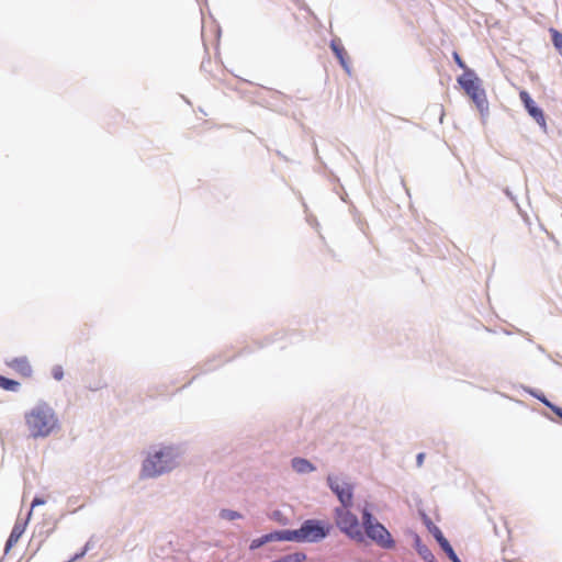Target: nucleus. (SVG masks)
Listing matches in <instances>:
<instances>
[{"label": "nucleus", "mask_w": 562, "mask_h": 562, "mask_svg": "<svg viewBox=\"0 0 562 562\" xmlns=\"http://www.w3.org/2000/svg\"><path fill=\"white\" fill-rule=\"evenodd\" d=\"M220 517L226 520H235L241 518V514L233 509H221Z\"/></svg>", "instance_id": "nucleus-19"}, {"label": "nucleus", "mask_w": 562, "mask_h": 562, "mask_svg": "<svg viewBox=\"0 0 562 562\" xmlns=\"http://www.w3.org/2000/svg\"><path fill=\"white\" fill-rule=\"evenodd\" d=\"M291 467L299 474H307L316 470V467L310 460L301 457L293 458Z\"/></svg>", "instance_id": "nucleus-13"}, {"label": "nucleus", "mask_w": 562, "mask_h": 562, "mask_svg": "<svg viewBox=\"0 0 562 562\" xmlns=\"http://www.w3.org/2000/svg\"><path fill=\"white\" fill-rule=\"evenodd\" d=\"M52 375L55 380L60 381L64 378V370L61 366H54L52 369Z\"/></svg>", "instance_id": "nucleus-22"}, {"label": "nucleus", "mask_w": 562, "mask_h": 562, "mask_svg": "<svg viewBox=\"0 0 562 562\" xmlns=\"http://www.w3.org/2000/svg\"><path fill=\"white\" fill-rule=\"evenodd\" d=\"M453 59H454L456 64L458 65V67L462 68L464 71L467 69H469L467 67V65L464 64V61L462 60V58L460 57V55L456 52L453 53Z\"/></svg>", "instance_id": "nucleus-24"}, {"label": "nucleus", "mask_w": 562, "mask_h": 562, "mask_svg": "<svg viewBox=\"0 0 562 562\" xmlns=\"http://www.w3.org/2000/svg\"><path fill=\"white\" fill-rule=\"evenodd\" d=\"M27 520H29V518L25 521L18 520L14 524V526L11 530V533L5 542V547H4L5 553H8L10 551V549L19 541V539L23 535L26 524H27Z\"/></svg>", "instance_id": "nucleus-12"}, {"label": "nucleus", "mask_w": 562, "mask_h": 562, "mask_svg": "<svg viewBox=\"0 0 562 562\" xmlns=\"http://www.w3.org/2000/svg\"><path fill=\"white\" fill-rule=\"evenodd\" d=\"M531 396L538 398L541 403H543L548 408H552L554 404L550 402L542 393H539L536 390L529 389L527 391Z\"/></svg>", "instance_id": "nucleus-20"}, {"label": "nucleus", "mask_w": 562, "mask_h": 562, "mask_svg": "<svg viewBox=\"0 0 562 562\" xmlns=\"http://www.w3.org/2000/svg\"><path fill=\"white\" fill-rule=\"evenodd\" d=\"M361 518L366 536L370 540H372L382 549L390 550L395 547V541L392 535L385 528L384 525H382L375 519L368 503H366V505L361 509Z\"/></svg>", "instance_id": "nucleus-3"}, {"label": "nucleus", "mask_w": 562, "mask_h": 562, "mask_svg": "<svg viewBox=\"0 0 562 562\" xmlns=\"http://www.w3.org/2000/svg\"><path fill=\"white\" fill-rule=\"evenodd\" d=\"M184 453L180 445H158L149 449L143 461L140 476L155 479L176 469Z\"/></svg>", "instance_id": "nucleus-1"}, {"label": "nucleus", "mask_w": 562, "mask_h": 562, "mask_svg": "<svg viewBox=\"0 0 562 562\" xmlns=\"http://www.w3.org/2000/svg\"><path fill=\"white\" fill-rule=\"evenodd\" d=\"M504 193L510 199V201H513L515 203V205L518 207V202H517V199L516 196L510 192L509 189H505L504 190Z\"/></svg>", "instance_id": "nucleus-26"}, {"label": "nucleus", "mask_w": 562, "mask_h": 562, "mask_svg": "<svg viewBox=\"0 0 562 562\" xmlns=\"http://www.w3.org/2000/svg\"><path fill=\"white\" fill-rule=\"evenodd\" d=\"M330 48L335 56L337 57L340 66L344 68V70L350 76L351 75V67L347 59V54L344 48V46L340 43V40L335 38L330 41Z\"/></svg>", "instance_id": "nucleus-10"}, {"label": "nucleus", "mask_w": 562, "mask_h": 562, "mask_svg": "<svg viewBox=\"0 0 562 562\" xmlns=\"http://www.w3.org/2000/svg\"><path fill=\"white\" fill-rule=\"evenodd\" d=\"M7 364L25 378L32 375L33 370L26 357L12 358Z\"/></svg>", "instance_id": "nucleus-11"}, {"label": "nucleus", "mask_w": 562, "mask_h": 562, "mask_svg": "<svg viewBox=\"0 0 562 562\" xmlns=\"http://www.w3.org/2000/svg\"><path fill=\"white\" fill-rule=\"evenodd\" d=\"M274 541H279L278 530H273L269 533L262 535L261 537L252 539L249 544V549L251 551H255V550L261 548L262 546L270 543V542H274Z\"/></svg>", "instance_id": "nucleus-15"}, {"label": "nucleus", "mask_w": 562, "mask_h": 562, "mask_svg": "<svg viewBox=\"0 0 562 562\" xmlns=\"http://www.w3.org/2000/svg\"><path fill=\"white\" fill-rule=\"evenodd\" d=\"M80 496H70L67 498V506L72 508L70 513H76L78 509L83 507V504H79Z\"/></svg>", "instance_id": "nucleus-21"}, {"label": "nucleus", "mask_w": 562, "mask_h": 562, "mask_svg": "<svg viewBox=\"0 0 562 562\" xmlns=\"http://www.w3.org/2000/svg\"><path fill=\"white\" fill-rule=\"evenodd\" d=\"M424 458H425V453L424 452H420V453L417 454L416 462H417L418 467H420L423 464Z\"/></svg>", "instance_id": "nucleus-29"}, {"label": "nucleus", "mask_w": 562, "mask_h": 562, "mask_svg": "<svg viewBox=\"0 0 562 562\" xmlns=\"http://www.w3.org/2000/svg\"><path fill=\"white\" fill-rule=\"evenodd\" d=\"M87 553L85 552V550H81L80 552L76 553L72 558H70V562H75L81 558H83Z\"/></svg>", "instance_id": "nucleus-27"}, {"label": "nucleus", "mask_w": 562, "mask_h": 562, "mask_svg": "<svg viewBox=\"0 0 562 562\" xmlns=\"http://www.w3.org/2000/svg\"><path fill=\"white\" fill-rule=\"evenodd\" d=\"M279 541H292L302 543L300 528L278 530Z\"/></svg>", "instance_id": "nucleus-16"}, {"label": "nucleus", "mask_w": 562, "mask_h": 562, "mask_svg": "<svg viewBox=\"0 0 562 562\" xmlns=\"http://www.w3.org/2000/svg\"><path fill=\"white\" fill-rule=\"evenodd\" d=\"M549 32L551 35V41H552L553 46L562 56V33L553 27H551L549 30Z\"/></svg>", "instance_id": "nucleus-18"}, {"label": "nucleus", "mask_w": 562, "mask_h": 562, "mask_svg": "<svg viewBox=\"0 0 562 562\" xmlns=\"http://www.w3.org/2000/svg\"><path fill=\"white\" fill-rule=\"evenodd\" d=\"M519 97L528 114L539 124L541 130L546 132L547 122L542 109L536 104L527 91H520Z\"/></svg>", "instance_id": "nucleus-9"}, {"label": "nucleus", "mask_w": 562, "mask_h": 562, "mask_svg": "<svg viewBox=\"0 0 562 562\" xmlns=\"http://www.w3.org/2000/svg\"><path fill=\"white\" fill-rule=\"evenodd\" d=\"M90 548H91V541H88V542L83 546V548H82L81 550H85V552L87 553V552L90 550Z\"/></svg>", "instance_id": "nucleus-30"}, {"label": "nucleus", "mask_w": 562, "mask_h": 562, "mask_svg": "<svg viewBox=\"0 0 562 562\" xmlns=\"http://www.w3.org/2000/svg\"><path fill=\"white\" fill-rule=\"evenodd\" d=\"M424 524L426 525L428 531L432 535V537L436 539L437 543L441 548V550L447 554L449 560L452 562H461L460 558L454 552L452 546L450 542L446 539L442 531L439 527H437L429 517L424 516Z\"/></svg>", "instance_id": "nucleus-8"}, {"label": "nucleus", "mask_w": 562, "mask_h": 562, "mask_svg": "<svg viewBox=\"0 0 562 562\" xmlns=\"http://www.w3.org/2000/svg\"><path fill=\"white\" fill-rule=\"evenodd\" d=\"M414 547L417 551V553L420 555V558L425 561V562H437L434 553L431 552V550L422 542V539L418 535L415 536V539H414Z\"/></svg>", "instance_id": "nucleus-14"}, {"label": "nucleus", "mask_w": 562, "mask_h": 562, "mask_svg": "<svg viewBox=\"0 0 562 562\" xmlns=\"http://www.w3.org/2000/svg\"><path fill=\"white\" fill-rule=\"evenodd\" d=\"M29 436L33 439L47 438L59 429L55 411L46 403L38 402L24 415Z\"/></svg>", "instance_id": "nucleus-2"}, {"label": "nucleus", "mask_w": 562, "mask_h": 562, "mask_svg": "<svg viewBox=\"0 0 562 562\" xmlns=\"http://www.w3.org/2000/svg\"><path fill=\"white\" fill-rule=\"evenodd\" d=\"M351 507L352 506H337L334 508L335 525L350 539L362 542L364 535L360 529L358 517L350 510Z\"/></svg>", "instance_id": "nucleus-5"}, {"label": "nucleus", "mask_w": 562, "mask_h": 562, "mask_svg": "<svg viewBox=\"0 0 562 562\" xmlns=\"http://www.w3.org/2000/svg\"><path fill=\"white\" fill-rule=\"evenodd\" d=\"M334 526L328 520L310 518L300 526L302 543H319L326 539Z\"/></svg>", "instance_id": "nucleus-6"}, {"label": "nucleus", "mask_w": 562, "mask_h": 562, "mask_svg": "<svg viewBox=\"0 0 562 562\" xmlns=\"http://www.w3.org/2000/svg\"><path fill=\"white\" fill-rule=\"evenodd\" d=\"M45 504V499L42 498V497H34L33 501H32V504H31V509H33L34 507L36 506H41V505H44ZM32 514V510L29 512V517L31 516Z\"/></svg>", "instance_id": "nucleus-23"}, {"label": "nucleus", "mask_w": 562, "mask_h": 562, "mask_svg": "<svg viewBox=\"0 0 562 562\" xmlns=\"http://www.w3.org/2000/svg\"><path fill=\"white\" fill-rule=\"evenodd\" d=\"M458 83L475 103L480 113L482 115L487 114L488 101L486 92L483 89L481 79L477 77L476 72L473 69H467L463 75L458 78Z\"/></svg>", "instance_id": "nucleus-4"}, {"label": "nucleus", "mask_w": 562, "mask_h": 562, "mask_svg": "<svg viewBox=\"0 0 562 562\" xmlns=\"http://www.w3.org/2000/svg\"><path fill=\"white\" fill-rule=\"evenodd\" d=\"M538 350H540V351H542V352L544 351L543 347H542V346H540V345L538 346Z\"/></svg>", "instance_id": "nucleus-31"}, {"label": "nucleus", "mask_w": 562, "mask_h": 562, "mask_svg": "<svg viewBox=\"0 0 562 562\" xmlns=\"http://www.w3.org/2000/svg\"><path fill=\"white\" fill-rule=\"evenodd\" d=\"M0 387H2L5 391L16 392L20 389V382L0 375Z\"/></svg>", "instance_id": "nucleus-17"}, {"label": "nucleus", "mask_w": 562, "mask_h": 562, "mask_svg": "<svg viewBox=\"0 0 562 562\" xmlns=\"http://www.w3.org/2000/svg\"><path fill=\"white\" fill-rule=\"evenodd\" d=\"M272 518L281 524H286V519H282L283 518V515L280 510H274L272 513Z\"/></svg>", "instance_id": "nucleus-25"}, {"label": "nucleus", "mask_w": 562, "mask_h": 562, "mask_svg": "<svg viewBox=\"0 0 562 562\" xmlns=\"http://www.w3.org/2000/svg\"><path fill=\"white\" fill-rule=\"evenodd\" d=\"M551 411L562 419V407L554 404Z\"/></svg>", "instance_id": "nucleus-28"}, {"label": "nucleus", "mask_w": 562, "mask_h": 562, "mask_svg": "<svg viewBox=\"0 0 562 562\" xmlns=\"http://www.w3.org/2000/svg\"><path fill=\"white\" fill-rule=\"evenodd\" d=\"M326 483L329 490L338 498L340 506L353 505L355 485L342 474H328Z\"/></svg>", "instance_id": "nucleus-7"}]
</instances>
